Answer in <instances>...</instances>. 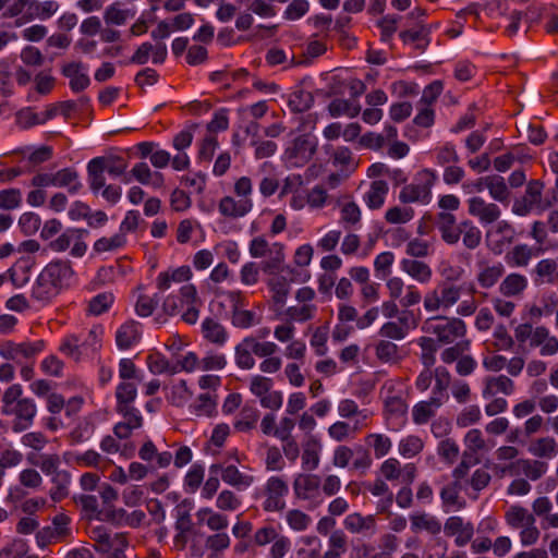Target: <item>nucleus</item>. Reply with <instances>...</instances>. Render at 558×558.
Returning <instances> with one entry per match:
<instances>
[{
    "instance_id": "1",
    "label": "nucleus",
    "mask_w": 558,
    "mask_h": 558,
    "mask_svg": "<svg viewBox=\"0 0 558 558\" xmlns=\"http://www.w3.org/2000/svg\"><path fill=\"white\" fill-rule=\"evenodd\" d=\"M72 263L68 259L49 262L37 276L31 295L38 302L48 303L68 289L74 279Z\"/></svg>"
},
{
    "instance_id": "2",
    "label": "nucleus",
    "mask_w": 558,
    "mask_h": 558,
    "mask_svg": "<svg viewBox=\"0 0 558 558\" xmlns=\"http://www.w3.org/2000/svg\"><path fill=\"white\" fill-rule=\"evenodd\" d=\"M23 387L20 384L10 385L1 396L0 413L3 416H12L11 429L13 433H22L28 429L37 415L36 402L28 397H23Z\"/></svg>"
},
{
    "instance_id": "3",
    "label": "nucleus",
    "mask_w": 558,
    "mask_h": 558,
    "mask_svg": "<svg viewBox=\"0 0 558 558\" xmlns=\"http://www.w3.org/2000/svg\"><path fill=\"white\" fill-rule=\"evenodd\" d=\"M283 248V244L278 242L270 244L264 235L253 238L248 245V252L253 258L267 257L266 260L262 262L260 268L269 275L281 269L284 262Z\"/></svg>"
},
{
    "instance_id": "4",
    "label": "nucleus",
    "mask_w": 558,
    "mask_h": 558,
    "mask_svg": "<svg viewBox=\"0 0 558 558\" xmlns=\"http://www.w3.org/2000/svg\"><path fill=\"white\" fill-rule=\"evenodd\" d=\"M436 177L428 170L420 171L412 183L404 185L399 194V201L403 204H428L432 199V187Z\"/></svg>"
},
{
    "instance_id": "5",
    "label": "nucleus",
    "mask_w": 558,
    "mask_h": 558,
    "mask_svg": "<svg viewBox=\"0 0 558 558\" xmlns=\"http://www.w3.org/2000/svg\"><path fill=\"white\" fill-rule=\"evenodd\" d=\"M87 233V230L68 228L57 239L51 240L48 247L53 252L61 253L72 245L70 254L73 257H82L87 251V245L83 240Z\"/></svg>"
},
{
    "instance_id": "6",
    "label": "nucleus",
    "mask_w": 558,
    "mask_h": 558,
    "mask_svg": "<svg viewBox=\"0 0 558 558\" xmlns=\"http://www.w3.org/2000/svg\"><path fill=\"white\" fill-rule=\"evenodd\" d=\"M45 349V341L15 343L5 341L0 344V355L5 360L14 361L17 364L34 360Z\"/></svg>"
},
{
    "instance_id": "7",
    "label": "nucleus",
    "mask_w": 558,
    "mask_h": 558,
    "mask_svg": "<svg viewBox=\"0 0 558 558\" xmlns=\"http://www.w3.org/2000/svg\"><path fill=\"white\" fill-rule=\"evenodd\" d=\"M288 493V483L282 477L270 476L264 487L263 509L267 512L282 511L286 508L284 497Z\"/></svg>"
},
{
    "instance_id": "8",
    "label": "nucleus",
    "mask_w": 558,
    "mask_h": 558,
    "mask_svg": "<svg viewBox=\"0 0 558 558\" xmlns=\"http://www.w3.org/2000/svg\"><path fill=\"white\" fill-rule=\"evenodd\" d=\"M453 305V280L447 277L437 287L426 293L424 298V308L427 312L447 310Z\"/></svg>"
},
{
    "instance_id": "9",
    "label": "nucleus",
    "mask_w": 558,
    "mask_h": 558,
    "mask_svg": "<svg viewBox=\"0 0 558 558\" xmlns=\"http://www.w3.org/2000/svg\"><path fill=\"white\" fill-rule=\"evenodd\" d=\"M316 143L307 135L295 137L284 150V157L293 167H303L316 151Z\"/></svg>"
},
{
    "instance_id": "10",
    "label": "nucleus",
    "mask_w": 558,
    "mask_h": 558,
    "mask_svg": "<svg viewBox=\"0 0 558 558\" xmlns=\"http://www.w3.org/2000/svg\"><path fill=\"white\" fill-rule=\"evenodd\" d=\"M514 236V228L506 220L499 221L486 233L487 247L495 255H501L505 250L513 242Z\"/></svg>"
},
{
    "instance_id": "11",
    "label": "nucleus",
    "mask_w": 558,
    "mask_h": 558,
    "mask_svg": "<svg viewBox=\"0 0 558 558\" xmlns=\"http://www.w3.org/2000/svg\"><path fill=\"white\" fill-rule=\"evenodd\" d=\"M440 211L434 219L435 227L440 231L442 239L453 243V195H445L438 202Z\"/></svg>"
},
{
    "instance_id": "12",
    "label": "nucleus",
    "mask_w": 558,
    "mask_h": 558,
    "mask_svg": "<svg viewBox=\"0 0 558 558\" xmlns=\"http://www.w3.org/2000/svg\"><path fill=\"white\" fill-rule=\"evenodd\" d=\"M423 330L434 335L440 347L453 340V318L435 316L425 320Z\"/></svg>"
},
{
    "instance_id": "13",
    "label": "nucleus",
    "mask_w": 558,
    "mask_h": 558,
    "mask_svg": "<svg viewBox=\"0 0 558 558\" xmlns=\"http://www.w3.org/2000/svg\"><path fill=\"white\" fill-rule=\"evenodd\" d=\"M343 526L350 533L359 534L364 537H372L377 532L375 515H362L360 512L348 514L343 520Z\"/></svg>"
},
{
    "instance_id": "14",
    "label": "nucleus",
    "mask_w": 558,
    "mask_h": 558,
    "mask_svg": "<svg viewBox=\"0 0 558 558\" xmlns=\"http://www.w3.org/2000/svg\"><path fill=\"white\" fill-rule=\"evenodd\" d=\"M320 480L318 475L299 473L293 480L294 496L299 500H311L319 494Z\"/></svg>"
},
{
    "instance_id": "15",
    "label": "nucleus",
    "mask_w": 558,
    "mask_h": 558,
    "mask_svg": "<svg viewBox=\"0 0 558 558\" xmlns=\"http://www.w3.org/2000/svg\"><path fill=\"white\" fill-rule=\"evenodd\" d=\"M253 208L252 199L241 197L223 196L218 204V210L221 216L231 219H238L246 216Z\"/></svg>"
},
{
    "instance_id": "16",
    "label": "nucleus",
    "mask_w": 558,
    "mask_h": 558,
    "mask_svg": "<svg viewBox=\"0 0 558 558\" xmlns=\"http://www.w3.org/2000/svg\"><path fill=\"white\" fill-rule=\"evenodd\" d=\"M469 211L478 217L482 223H493L500 217V209L494 203H486L483 198L474 196L469 199Z\"/></svg>"
},
{
    "instance_id": "17",
    "label": "nucleus",
    "mask_w": 558,
    "mask_h": 558,
    "mask_svg": "<svg viewBox=\"0 0 558 558\" xmlns=\"http://www.w3.org/2000/svg\"><path fill=\"white\" fill-rule=\"evenodd\" d=\"M83 70L82 62L76 61L65 63L61 68L62 75L70 80V88L74 93L86 89L90 83L88 75Z\"/></svg>"
},
{
    "instance_id": "18",
    "label": "nucleus",
    "mask_w": 558,
    "mask_h": 558,
    "mask_svg": "<svg viewBox=\"0 0 558 558\" xmlns=\"http://www.w3.org/2000/svg\"><path fill=\"white\" fill-rule=\"evenodd\" d=\"M374 349L376 357L384 364L395 365L404 357V350L390 340L380 339Z\"/></svg>"
},
{
    "instance_id": "19",
    "label": "nucleus",
    "mask_w": 558,
    "mask_h": 558,
    "mask_svg": "<svg viewBox=\"0 0 558 558\" xmlns=\"http://www.w3.org/2000/svg\"><path fill=\"white\" fill-rule=\"evenodd\" d=\"M195 515L199 524L205 523L213 532H225L229 526L228 517L209 507L199 508Z\"/></svg>"
},
{
    "instance_id": "20",
    "label": "nucleus",
    "mask_w": 558,
    "mask_h": 558,
    "mask_svg": "<svg viewBox=\"0 0 558 558\" xmlns=\"http://www.w3.org/2000/svg\"><path fill=\"white\" fill-rule=\"evenodd\" d=\"M141 337L138 324L130 320L120 326L116 332V343L119 349L128 350L135 344Z\"/></svg>"
},
{
    "instance_id": "21",
    "label": "nucleus",
    "mask_w": 558,
    "mask_h": 558,
    "mask_svg": "<svg viewBox=\"0 0 558 558\" xmlns=\"http://www.w3.org/2000/svg\"><path fill=\"white\" fill-rule=\"evenodd\" d=\"M192 271L189 266H181L172 270L160 272L156 279L157 289L166 291L171 287L172 282H184L190 280Z\"/></svg>"
},
{
    "instance_id": "22",
    "label": "nucleus",
    "mask_w": 558,
    "mask_h": 558,
    "mask_svg": "<svg viewBox=\"0 0 558 558\" xmlns=\"http://www.w3.org/2000/svg\"><path fill=\"white\" fill-rule=\"evenodd\" d=\"M538 252L527 244H518L505 255V260L511 267H525Z\"/></svg>"
},
{
    "instance_id": "23",
    "label": "nucleus",
    "mask_w": 558,
    "mask_h": 558,
    "mask_svg": "<svg viewBox=\"0 0 558 558\" xmlns=\"http://www.w3.org/2000/svg\"><path fill=\"white\" fill-rule=\"evenodd\" d=\"M389 187L386 181L375 180L371 183L363 199L369 209H379L385 203Z\"/></svg>"
},
{
    "instance_id": "24",
    "label": "nucleus",
    "mask_w": 558,
    "mask_h": 558,
    "mask_svg": "<svg viewBox=\"0 0 558 558\" xmlns=\"http://www.w3.org/2000/svg\"><path fill=\"white\" fill-rule=\"evenodd\" d=\"M410 522L413 533L426 531L430 534H438L441 531L440 521L425 512H416L411 514Z\"/></svg>"
},
{
    "instance_id": "25",
    "label": "nucleus",
    "mask_w": 558,
    "mask_h": 558,
    "mask_svg": "<svg viewBox=\"0 0 558 558\" xmlns=\"http://www.w3.org/2000/svg\"><path fill=\"white\" fill-rule=\"evenodd\" d=\"M435 386L433 389L434 400L445 402L449 399L448 389L451 385V374L445 366H438L434 372Z\"/></svg>"
},
{
    "instance_id": "26",
    "label": "nucleus",
    "mask_w": 558,
    "mask_h": 558,
    "mask_svg": "<svg viewBox=\"0 0 558 558\" xmlns=\"http://www.w3.org/2000/svg\"><path fill=\"white\" fill-rule=\"evenodd\" d=\"M35 262L31 257H21L10 268V278L15 287H23L29 281L31 270Z\"/></svg>"
},
{
    "instance_id": "27",
    "label": "nucleus",
    "mask_w": 558,
    "mask_h": 558,
    "mask_svg": "<svg viewBox=\"0 0 558 558\" xmlns=\"http://www.w3.org/2000/svg\"><path fill=\"white\" fill-rule=\"evenodd\" d=\"M320 449L322 446L316 438L311 437L306 440L301 456L302 468L305 471H314L318 468L320 462Z\"/></svg>"
},
{
    "instance_id": "28",
    "label": "nucleus",
    "mask_w": 558,
    "mask_h": 558,
    "mask_svg": "<svg viewBox=\"0 0 558 558\" xmlns=\"http://www.w3.org/2000/svg\"><path fill=\"white\" fill-rule=\"evenodd\" d=\"M401 269L420 283H427L432 278L430 267L421 260L404 258Z\"/></svg>"
},
{
    "instance_id": "29",
    "label": "nucleus",
    "mask_w": 558,
    "mask_h": 558,
    "mask_svg": "<svg viewBox=\"0 0 558 558\" xmlns=\"http://www.w3.org/2000/svg\"><path fill=\"white\" fill-rule=\"evenodd\" d=\"M202 332L206 340L218 345L225 344L228 339V332L226 328L220 323L210 317L206 318L202 323Z\"/></svg>"
},
{
    "instance_id": "30",
    "label": "nucleus",
    "mask_w": 558,
    "mask_h": 558,
    "mask_svg": "<svg viewBox=\"0 0 558 558\" xmlns=\"http://www.w3.org/2000/svg\"><path fill=\"white\" fill-rule=\"evenodd\" d=\"M328 112L332 118L347 116L349 118H355L361 112V106L357 102L335 98L328 105Z\"/></svg>"
},
{
    "instance_id": "31",
    "label": "nucleus",
    "mask_w": 558,
    "mask_h": 558,
    "mask_svg": "<svg viewBox=\"0 0 558 558\" xmlns=\"http://www.w3.org/2000/svg\"><path fill=\"white\" fill-rule=\"evenodd\" d=\"M116 410L132 407L137 397V387L134 381H121L116 388Z\"/></svg>"
},
{
    "instance_id": "32",
    "label": "nucleus",
    "mask_w": 558,
    "mask_h": 558,
    "mask_svg": "<svg viewBox=\"0 0 558 558\" xmlns=\"http://www.w3.org/2000/svg\"><path fill=\"white\" fill-rule=\"evenodd\" d=\"M529 452L537 458L553 459L558 454V445L551 437L538 438L530 445Z\"/></svg>"
},
{
    "instance_id": "33",
    "label": "nucleus",
    "mask_w": 558,
    "mask_h": 558,
    "mask_svg": "<svg viewBox=\"0 0 558 558\" xmlns=\"http://www.w3.org/2000/svg\"><path fill=\"white\" fill-rule=\"evenodd\" d=\"M78 174L72 168H64L53 173V186L58 187H69V192L71 194L77 193L82 183L77 181Z\"/></svg>"
},
{
    "instance_id": "34",
    "label": "nucleus",
    "mask_w": 558,
    "mask_h": 558,
    "mask_svg": "<svg viewBox=\"0 0 558 558\" xmlns=\"http://www.w3.org/2000/svg\"><path fill=\"white\" fill-rule=\"evenodd\" d=\"M505 519L510 527L520 529L527 523H532L535 517L526 508L514 505L507 510Z\"/></svg>"
},
{
    "instance_id": "35",
    "label": "nucleus",
    "mask_w": 558,
    "mask_h": 558,
    "mask_svg": "<svg viewBox=\"0 0 558 558\" xmlns=\"http://www.w3.org/2000/svg\"><path fill=\"white\" fill-rule=\"evenodd\" d=\"M361 219V208L355 202L350 201L340 206V223L345 230L355 228Z\"/></svg>"
},
{
    "instance_id": "36",
    "label": "nucleus",
    "mask_w": 558,
    "mask_h": 558,
    "mask_svg": "<svg viewBox=\"0 0 558 558\" xmlns=\"http://www.w3.org/2000/svg\"><path fill=\"white\" fill-rule=\"evenodd\" d=\"M485 186L489 191V195L497 202L505 203L509 198V191L505 179L500 175L493 174L482 179Z\"/></svg>"
},
{
    "instance_id": "37",
    "label": "nucleus",
    "mask_w": 558,
    "mask_h": 558,
    "mask_svg": "<svg viewBox=\"0 0 558 558\" xmlns=\"http://www.w3.org/2000/svg\"><path fill=\"white\" fill-rule=\"evenodd\" d=\"M53 487L50 489V498L53 501H61L69 495V485L71 483V474L61 470L51 476Z\"/></svg>"
},
{
    "instance_id": "38",
    "label": "nucleus",
    "mask_w": 558,
    "mask_h": 558,
    "mask_svg": "<svg viewBox=\"0 0 558 558\" xmlns=\"http://www.w3.org/2000/svg\"><path fill=\"white\" fill-rule=\"evenodd\" d=\"M514 389V384L512 379L505 375H500L498 377H489L486 379V386L483 391L484 397L494 396L497 392H502L505 395H511Z\"/></svg>"
},
{
    "instance_id": "39",
    "label": "nucleus",
    "mask_w": 558,
    "mask_h": 558,
    "mask_svg": "<svg viewBox=\"0 0 558 558\" xmlns=\"http://www.w3.org/2000/svg\"><path fill=\"white\" fill-rule=\"evenodd\" d=\"M268 287L272 292L274 302L279 306H283L290 293V283L287 278L283 276H274L268 280Z\"/></svg>"
},
{
    "instance_id": "40",
    "label": "nucleus",
    "mask_w": 558,
    "mask_h": 558,
    "mask_svg": "<svg viewBox=\"0 0 558 558\" xmlns=\"http://www.w3.org/2000/svg\"><path fill=\"white\" fill-rule=\"evenodd\" d=\"M89 537L94 541V547L99 553L109 554L114 546V536L111 537L104 526L90 529Z\"/></svg>"
},
{
    "instance_id": "41",
    "label": "nucleus",
    "mask_w": 558,
    "mask_h": 558,
    "mask_svg": "<svg viewBox=\"0 0 558 558\" xmlns=\"http://www.w3.org/2000/svg\"><path fill=\"white\" fill-rule=\"evenodd\" d=\"M59 350L61 353L74 361H80L81 356L85 354L81 342V335L71 333L65 336L59 347Z\"/></svg>"
},
{
    "instance_id": "42",
    "label": "nucleus",
    "mask_w": 558,
    "mask_h": 558,
    "mask_svg": "<svg viewBox=\"0 0 558 558\" xmlns=\"http://www.w3.org/2000/svg\"><path fill=\"white\" fill-rule=\"evenodd\" d=\"M444 402H436L434 396L428 401H422L414 405L412 410L413 421L416 424H425L435 414V410L438 409Z\"/></svg>"
},
{
    "instance_id": "43",
    "label": "nucleus",
    "mask_w": 558,
    "mask_h": 558,
    "mask_svg": "<svg viewBox=\"0 0 558 558\" xmlns=\"http://www.w3.org/2000/svg\"><path fill=\"white\" fill-rule=\"evenodd\" d=\"M459 234L456 233V242L458 241L459 239V235H462V241H463V244L468 247V248H475L480 242H481V239H482V233L480 231V229L475 226H473L471 222L469 221H463L459 225V227L457 228Z\"/></svg>"
},
{
    "instance_id": "44",
    "label": "nucleus",
    "mask_w": 558,
    "mask_h": 558,
    "mask_svg": "<svg viewBox=\"0 0 558 558\" xmlns=\"http://www.w3.org/2000/svg\"><path fill=\"white\" fill-rule=\"evenodd\" d=\"M527 287V280L520 274H510L500 283L499 290L506 296L521 293Z\"/></svg>"
},
{
    "instance_id": "45",
    "label": "nucleus",
    "mask_w": 558,
    "mask_h": 558,
    "mask_svg": "<svg viewBox=\"0 0 558 558\" xmlns=\"http://www.w3.org/2000/svg\"><path fill=\"white\" fill-rule=\"evenodd\" d=\"M134 16L135 11L121 9L119 3L110 4L104 12V20L107 25H123L128 19Z\"/></svg>"
},
{
    "instance_id": "46",
    "label": "nucleus",
    "mask_w": 558,
    "mask_h": 558,
    "mask_svg": "<svg viewBox=\"0 0 558 558\" xmlns=\"http://www.w3.org/2000/svg\"><path fill=\"white\" fill-rule=\"evenodd\" d=\"M105 169L98 162L96 158L92 159L87 163V177L89 187L94 193H98L102 187L106 186Z\"/></svg>"
},
{
    "instance_id": "47",
    "label": "nucleus",
    "mask_w": 558,
    "mask_h": 558,
    "mask_svg": "<svg viewBox=\"0 0 558 558\" xmlns=\"http://www.w3.org/2000/svg\"><path fill=\"white\" fill-rule=\"evenodd\" d=\"M36 2L37 0H13L3 15L5 17L23 15L26 21H32L33 19L29 15L35 13Z\"/></svg>"
},
{
    "instance_id": "48",
    "label": "nucleus",
    "mask_w": 558,
    "mask_h": 558,
    "mask_svg": "<svg viewBox=\"0 0 558 558\" xmlns=\"http://www.w3.org/2000/svg\"><path fill=\"white\" fill-rule=\"evenodd\" d=\"M544 189L543 182L538 180H532L527 183L525 189V194L523 198L527 199L529 202L533 203L537 206V209L545 210L548 207L553 205L551 201H544L542 199V192Z\"/></svg>"
},
{
    "instance_id": "49",
    "label": "nucleus",
    "mask_w": 558,
    "mask_h": 558,
    "mask_svg": "<svg viewBox=\"0 0 558 558\" xmlns=\"http://www.w3.org/2000/svg\"><path fill=\"white\" fill-rule=\"evenodd\" d=\"M421 348V362L425 368H430L435 363V353L440 348L438 342L433 337H421L418 339Z\"/></svg>"
},
{
    "instance_id": "50",
    "label": "nucleus",
    "mask_w": 558,
    "mask_h": 558,
    "mask_svg": "<svg viewBox=\"0 0 558 558\" xmlns=\"http://www.w3.org/2000/svg\"><path fill=\"white\" fill-rule=\"evenodd\" d=\"M222 481L233 487L244 488L253 483V477L242 474L235 465H228L222 470Z\"/></svg>"
},
{
    "instance_id": "51",
    "label": "nucleus",
    "mask_w": 558,
    "mask_h": 558,
    "mask_svg": "<svg viewBox=\"0 0 558 558\" xmlns=\"http://www.w3.org/2000/svg\"><path fill=\"white\" fill-rule=\"evenodd\" d=\"M260 316H257L255 312L235 308L231 314V323L234 327L241 329H247L260 323Z\"/></svg>"
},
{
    "instance_id": "52",
    "label": "nucleus",
    "mask_w": 558,
    "mask_h": 558,
    "mask_svg": "<svg viewBox=\"0 0 558 558\" xmlns=\"http://www.w3.org/2000/svg\"><path fill=\"white\" fill-rule=\"evenodd\" d=\"M246 337L235 345L234 348V360L235 364L241 369H252L255 366L254 353L252 348L245 344Z\"/></svg>"
},
{
    "instance_id": "53",
    "label": "nucleus",
    "mask_w": 558,
    "mask_h": 558,
    "mask_svg": "<svg viewBox=\"0 0 558 558\" xmlns=\"http://www.w3.org/2000/svg\"><path fill=\"white\" fill-rule=\"evenodd\" d=\"M365 442L374 449V454L380 459L388 454L392 447L390 438L384 434H368L365 437Z\"/></svg>"
},
{
    "instance_id": "54",
    "label": "nucleus",
    "mask_w": 558,
    "mask_h": 558,
    "mask_svg": "<svg viewBox=\"0 0 558 558\" xmlns=\"http://www.w3.org/2000/svg\"><path fill=\"white\" fill-rule=\"evenodd\" d=\"M105 171L112 177H120L124 174L128 168V162L120 156L96 157Z\"/></svg>"
},
{
    "instance_id": "55",
    "label": "nucleus",
    "mask_w": 558,
    "mask_h": 558,
    "mask_svg": "<svg viewBox=\"0 0 558 558\" xmlns=\"http://www.w3.org/2000/svg\"><path fill=\"white\" fill-rule=\"evenodd\" d=\"M28 461L49 476H53V474L61 471L59 470L60 459L58 454H41L36 459H32V457L28 456Z\"/></svg>"
},
{
    "instance_id": "56",
    "label": "nucleus",
    "mask_w": 558,
    "mask_h": 558,
    "mask_svg": "<svg viewBox=\"0 0 558 558\" xmlns=\"http://www.w3.org/2000/svg\"><path fill=\"white\" fill-rule=\"evenodd\" d=\"M518 464L521 466L526 477L532 481H537L541 478L548 469L547 462L541 460L521 459L518 461Z\"/></svg>"
},
{
    "instance_id": "57",
    "label": "nucleus",
    "mask_w": 558,
    "mask_h": 558,
    "mask_svg": "<svg viewBox=\"0 0 558 558\" xmlns=\"http://www.w3.org/2000/svg\"><path fill=\"white\" fill-rule=\"evenodd\" d=\"M216 400L210 393H202L196 398L191 409L197 416H211L216 412Z\"/></svg>"
},
{
    "instance_id": "58",
    "label": "nucleus",
    "mask_w": 558,
    "mask_h": 558,
    "mask_svg": "<svg viewBox=\"0 0 558 558\" xmlns=\"http://www.w3.org/2000/svg\"><path fill=\"white\" fill-rule=\"evenodd\" d=\"M557 269V263L554 259L546 258L542 259L537 263L534 272L537 278H535V283L541 284L544 282L553 283L554 282V274Z\"/></svg>"
},
{
    "instance_id": "59",
    "label": "nucleus",
    "mask_w": 558,
    "mask_h": 558,
    "mask_svg": "<svg viewBox=\"0 0 558 558\" xmlns=\"http://www.w3.org/2000/svg\"><path fill=\"white\" fill-rule=\"evenodd\" d=\"M288 525L296 532L305 531L312 524V518L300 509H290L286 513Z\"/></svg>"
},
{
    "instance_id": "60",
    "label": "nucleus",
    "mask_w": 558,
    "mask_h": 558,
    "mask_svg": "<svg viewBox=\"0 0 558 558\" xmlns=\"http://www.w3.org/2000/svg\"><path fill=\"white\" fill-rule=\"evenodd\" d=\"M245 344L252 348L254 355L258 357H268L278 351V345L271 341H259L256 337L247 336Z\"/></svg>"
},
{
    "instance_id": "61",
    "label": "nucleus",
    "mask_w": 558,
    "mask_h": 558,
    "mask_svg": "<svg viewBox=\"0 0 558 558\" xmlns=\"http://www.w3.org/2000/svg\"><path fill=\"white\" fill-rule=\"evenodd\" d=\"M259 412L255 408H243L240 417L234 422V428L239 432H248L255 428Z\"/></svg>"
},
{
    "instance_id": "62",
    "label": "nucleus",
    "mask_w": 558,
    "mask_h": 558,
    "mask_svg": "<svg viewBox=\"0 0 558 558\" xmlns=\"http://www.w3.org/2000/svg\"><path fill=\"white\" fill-rule=\"evenodd\" d=\"M80 335L85 354L88 352H97L101 348L102 328L100 326H94L88 332Z\"/></svg>"
},
{
    "instance_id": "63",
    "label": "nucleus",
    "mask_w": 558,
    "mask_h": 558,
    "mask_svg": "<svg viewBox=\"0 0 558 558\" xmlns=\"http://www.w3.org/2000/svg\"><path fill=\"white\" fill-rule=\"evenodd\" d=\"M231 539L226 532H216L205 539V547L214 555H218L230 547Z\"/></svg>"
},
{
    "instance_id": "64",
    "label": "nucleus",
    "mask_w": 558,
    "mask_h": 558,
    "mask_svg": "<svg viewBox=\"0 0 558 558\" xmlns=\"http://www.w3.org/2000/svg\"><path fill=\"white\" fill-rule=\"evenodd\" d=\"M505 272V267L501 263L484 268L478 275L480 284L483 288L493 287Z\"/></svg>"
}]
</instances>
